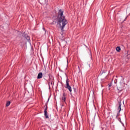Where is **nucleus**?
<instances>
[{
  "mask_svg": "<svg viewBox=\"0 0 130 130\" xmlns=\"http://www.w3.org/2000/svg\"><path fill=\"white\" fill-rule=\"evenodd\" d=\"M117 89L119 91H122L124 88V83H123V80H122L120 82H119L117 86Z\"/></svg>",
  "mask_w": 130,
  "mask_h": 130,
  "instance_id": "nucleus-2",
  "label": "nucleus"
},
{
  "mask_svg": "<svg viewBox=\"0 0 130 130\" xmlns=\"http://www.w3.org/2000/svg\"><path fill=\"white\" fill-rule=\"evenodd\" d=\"M62 100L63 102H66V94L63 93V96L62 98Z\"/></svg>",
  "mask_w": 130,
  "mask_h": 130,
  "instance_id": "nucleus-10",
  "label": "nucleus"
},
{
  "mask_svg": "<svg viewBox=\"0 0 130 130\" xmlns=\"http://www.w3.org/2000/svg\"><path fill=\"white\" fill-rule=\"evenodd\" d=\"M53 81V79L52 78V76H49V79H48V83L49 82H52Z\"/></svg>",
  "mask_w": 130,
  "mask_h": 130,
  "instance_id": "nucleus-9",
  "label": "nucleus"
},
{
  "mask_svg": "<svg viewBox=\"0 0 130 130\" xmlns=\"http://www.w3.org/2000/svg\"><path fill=\"white\" fill-rule=\"evenodd\" d=\"M43 76V74H42V72H40L38 75L37 79H41L42 78Z\"/></svg>",
  "mask_w": 130,
  "mask_h": 130,
  "instance_id": "nucleus-4",
  "label": "nucleus"
},
{
  "mask_svg": "<svg viewBox=\"0 0 130 130\" xmlns=\"http://www.w3.org/2000/svg\"><path fill=\"white\" fill-rule=\"evenodd\" d=\"M44 115L46 118H49L48 115L47 114V105H46V108L44 109Z\"/></svg>",
  "mask_w": 130,
  "mask_h": 130,
  "instance_id": "nucleus-3",
  "label": "nucleus"
},
{
  "mask_svg": "<svg viewBox=\"0 0 130 130\" xmlns=\"http://www.w3.org/2000/svg\"><path fill=\"white\" fill-rule=\"evenodd\" d=\"M119 103V106H118V109H119V112H120L121 111V102H118Z\"/></svg>",
  "mask_w": 130,
  "mask_h": 130,
  "instance_id": "nucleus-5",
  "label": "nucleus"
},
{
  "mask_svg": "<svg viewBox=\"0 0 130 130\" xmlns=\"http://www.w3.org/2000/svg\"><path fill=\"white\" fill-rule=\"evenodd\" d=\"M65 88H66V89H68V90H69V91L70 92V94L71 93H72V87H71V86L69 85V86H66V87Z\"/></svg>",
  "mask_w": 130,
  "mask_h": 130,
  "instance_id": "nucleus-6",
  "label": "nucleus"
},
{
  "mask_svg": "<svg viewBox=\"0 0 130 130\" xmlns=\"http://www.w3.org/2000/svg\"><path fill=\"white\" fill-rule=\"evenodd\" d=\"M111 86H112V85L110 84V85H109V87H111Z\"/></svg>",
  "mask_w": 130,
  "mask_h": 130,
  "instance_id": "nucleus-14",
  "label": "nucleus"
},
{
  "mask_svg": "<svg viewBox=\"0 0 130 130\" xmlns=\"http://www.w3.org/2000/svg\"><path fill=\"white\" fill-rule=\"evenodd\" d=\"M69 86H70V83H69V79H67L66 80V84L64 87H68Z\"/></svg>",
  "mask_w": 130,
  "mask_h": 130,
  "instance_id": "nucleus-7",
  "label": "nucleus"
},
{
  "mask_svg": "<svg viewBox=\"0 0 130 130\" xmlns=\"http://www.w3.org/2000/svg\"><path fill=\"white\" fill-rule=\"evenodd\" d=\"M53 81H50L49 82H48V85H49V88H50V85L51 86H53Z\"/></svg>",
  "mask_w": 130,
  "mask_h": 130,
  "instance_id": "nucleus-11",
  "label": "nucleus"
},
{
  "mask_svg": "<svg viewBox=\"0 0 130 130\" xmlns=\"http://www.w3.org/2000/svg\"><path fill=\"white\" fill-rule=\"evenodd\" d=\"M57 20L60 25L61 31H63V28L68 24V21L66 19L64 16H63V11L61 10H60L58 12Z\"/></svg>",
  "mask_w": 130,
  "mask_h": 130,
  "instance_id": "nucleus-1",
  "label": "nucleus"
},
{
  "mask_svg": "<svg viewBox=\"0 0 130 130\" xmlns=\"http://www.w3.org/2000/svg\"><path fill=\"white\" fill-rule=\"evenodd\" d=\"M116 50L117 52H120V50H121V49L120 48V47H117L116 48Z\"/></svg>",
  "mask_w": 130,
  "mask_h": 130,
  "instance_id": "nucleus-8",
  "label": "nucleus"
},
{
  "mask_svg": "<svg viewBox=\"0 0 130 130\" xmlns=\"http://www.w3.org/2000/svg\"><path fill=\"white\" fill-rule=\"evenodd\" d=\"M10 104H11V102H7V104H6V106H9Z\"/></svg>",
  "mask_w": 130,
  "mask_h": 130,
  "instance_id": "nucleus-12",
  "label": "nucleus"
},
{
  "mask_svg": "<svg viewBox=\"0 0 130 130\" xmlns=\"http://www.w3.org/2000/svg\"><path fill=\"white\" fill-rule=\"evenodd\" d=\"M26 39L27 40V41H30V37L28 36H27L26 38Z\"/></svg>",
  "mask_w": 130,
  "mask_h": 130,
  "instance_id": "nucleus-13",
  "label": "nucleus"
}]
</instances>
